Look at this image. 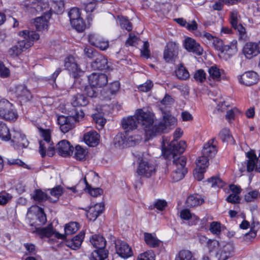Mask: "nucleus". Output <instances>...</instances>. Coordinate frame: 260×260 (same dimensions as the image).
Listing matches in <instances>:
<instances>
[{
	"mask_svg": "<svg viewBox=\"0 0 260 260\" xmlns=\"http://www.w3.org/2000/svg\"><path fill=\"white\" fill-rule=\"evenodd\" d=\"M186 145L184 141L178 142L173 140L166 149H162V154L166 159L173 158V164L176 169L172 173V177L174 181H178L184 178L187 172L185 168L186 158L181 156L177 157V154L182 153L186 148Z\"/></svg>",
	"mask_w": 260,
	"mask_h": 260,
	"instance_id": "obj_1",
	"label": "nucleus"
},
{
	"mask_svg": "<svg viewBox=\"0 0 260 260\" xmlns=\"http://www.w3.org/2000/svg\"><path fill=\"white\" fill-rule=\"evenodd\" d=\"M136 115L139 123L142 124L148 139L160 135V133L163 129L164 126L162 123L154 121L153 114L140 109L136 110Z\"/></svg>",
	"mask_w": 260,
	"mask_h": 260,
	"instance_id": "obj_2",
	"label": "nucleus"
},
{
	"mask_svg": "<svg viewBox=\"0 0 260 260\" xmlns=\"http://www.w3.org/2000/svg\"><path fill=\"white\" fill-rule=\"evenodd\" d=\"M40 131L42 132L43 140L39 141V151L42 157L46 155L47 151V155L49 156H52L55 153V147L53 146V142L51 141L50 132L48 129H40Z\"/></svg>",
	"mask_w": 260,
	"mask_h": 260,
	"instance_id": "obj_3",
	"label": "nucleus"
},
{
	"mask_svg": "<svg viewBox=\"0 0 260 260\" xmlns=\"http://www.w3.org/2000/svg\"><path fill=\"white\" fill-rule=\"evenodd\" d=\"M19 35L24 40L18 42L16 45L21 52L25 51L33 44V42L39 39L40 35L34 31L24 30L19 32Z\"/></svg>",
	"mask_w": 260,
	"mask_h": 260,
	"instance_id": "obj_4",
	"label": "nucleus"
},
{
	"mask_svg": "<svg viewBox=\"0 0 260 260\" xmlns=\"http://www.w3.org/2000/svg\"><path fill=\"white\" fill-rule=\"evenodd\" d=\"M17 114L13 105L9 101L3 99L0 100V117L6 120L14 121L17 118Z\"/></svg>",
	"mask_w": 260,
	"mask_h": 260,
	"instance_id": "obj_5",
	"label": "nucleus"
},
{
	"mask_svg": "<svg viewBox=\"0 0 260 260\" xmlns=\"http://www.w3.org/2000/svg\"><path fill=\"white\" fill-rule=\"evenodd\" d=\"M10 140L14 148L17 150L27 148L29 145V142L25 135L16 129L12 131Z\"/></svg>",
	"mask_w": 260,
	"mask_h": 260,
	"instance_id": "obj_6",
	"label": "nucleus"
},
{
	"mask_svg": "<svg viewBox=\"0 0 260 260\" xmlns=\"http://www.w3.org/2000/svg\"><path fill=\"white\" fill-rule=\"evenodd\" d=\"M155 166L147 161L141 160L137 170V173L141 177L150 178L155 175Z\"/></svg>",
	"mask_w": 260,
	"mask_h": 260,
	"instance_id": "obj_7",
	"label": "nucleus"
},
{
	"mask_svg": "<svg viewBox=\"0 0 260 260\" xmlns=\"http://www.w3.org/2000/svg\"><path fill=\"white\" fill-rule=\"evenodd\" d=\"M178 54V45L173 42L167 44L164 51V58L167 62L175 61Z\"/></svg>",
	"mask_w": 260,
	"mask_h": 260,
	"instance_id": "obj_8",
	"label": "nucleus"
},
{
	"mask_svg": "<svg viewBox=\"0 0 260 260\" xmlns=\"http://www.w3.org/2000/svg\"><path fill=\"white\" fill-rule=\"evenodd\" d=\"M16 96L21 103H25L32 99V94L25 85H18L15 87Z\"/></svg>",
	"mask_w": 260,
	"mask_h": 260,
	"instance_id": "obj_9",
	"label": "nucleus"
},
{
	"mask_svg": "<svg viewBox=\"0 0 260 260\" xmlns=\"http://www.w3.org/2000/svg\"><path fill=\"white\" fill-rule=\"evenodd\" d=\"M88 80L91 86L102 87L107 85L108 77L104 74L93 73L88 76Z\"/></svg>",
	"mask_w": 260,
	"mask_h": 260,
	"instance_id": "obj_10",
	"label": "nucleus"
},
{
	"mask_svg": "<svg viewBox=\"0 0 260 260\" xmlns=\"http://www.w3.org/2000/svg\"><path fill=\"white\" fill-rule=\"evenodd\" d=\"M64 66L74 78H77L79 73L81 72L79 66L75 58L72 55H70L64 59Z\"/></svg>",
	"mask_w": 260,
	"mask_h": 260,
	"instance_id": "obj_11",
	"label": "nucleus"
},
{
	"mask_svg": "<svg viewBox=\"0 0 260 260\" xmlns=\"http://www.w3.org/2000/svg\"><path fill=\"white\" fill-rule=\"evenodd\" d=\"M58 123L60 125V129L63 133H68L75 126V119L72 117L59 116L57 119Z\"/></svg>",
	"mask_w": 260,
	"mask_h": 260,
	"instance_id": "obj_12",
	"label": "nucleus"
},
{
	"mask_svg": "<svg viewBox=\"0 0 260 260\" xmlns=\"http://www.w3.org/2000/svg\"><path fill=\"white\" fill-rule=\"evenodd\" d=\"M116 253L121 257L127 258L133 255L132 248L124 241H118L115 243Z\"/></svg>",
	"mask_w": 260,
	"mask_h": 260,
	"instance_id": "obj_13",
	"label": "nucleus"
},
{
	"mask_svg": "<svg viewBox=\"0 0 260 260\" xmlns=\"http://www.w3.org/2000/svg\"><path fill=\"white\" fill-rule=\"evenodd\" d=\"M239 82L246 86L256 84L258 80V75L253 71L246 72L238 77Z\"/></svg>",
	"mask_w": 260,
	"mask_h": 260,
	"instance_id": "obj_14",
	"label": "nucleus"
},
{
	"mask_svg": "<svg viewBox=\"0 0 260 260\" xmlns=\"http://www.w3.org/2000/svg\"><path fill=\"white\" fill-rule=\"evenodd\" d=\"M163 119L157 123H162L164 126L163 129L160 133V135L162 133H165L168 129H171L177 124V119L172 116L169 113L162 111Z\"/></svg>",
	"mask_w": 260,
	"mask_h": 260,
	"instance_id": "obj_15",
	"label": "nucleus"
},
{
	"mask_svg": "<svg viewBox=\"0 0 260 260\" xmlns=\"http://www.w3.org/2000/svg\"><path fill=\"white\" fill-rule=\"evenodd\" d=\"M184 48L189 52H191L197 55L203 54V49L194 39L187 38L184 41Z\"/></svg>",
	"mask_w": 260,
	"mask_h": 260,
	"instance_id": "obj_16",
	"label": "nucleus"
},
{
	"mask_svg": "<svg viewBox=\"0 0 260 260\" xmlns=\"http://www.w3.org/2000/svg\"><path fill=\"white\" fill-rule=\"evenodd\" d=\"M73 147L71 146L69 142L67 140H63L58 143L55 151L56 150L59 155L67 157L73 153Z\"/></svg>",
	"mask_w": 260,
	"mask_h": 260,
	"instance_id": "obj_17",
	"label": "nucleus"
},
{
	"mask_svg": "<svg viewBox=\"0 0 260 260\" xmlns=\"http://www.w3.org/2000/svg\"><path fill=\"white\" fill-rule=\"evenodd\" d=\"M36 232L42 238L43 237H50L54 235V237L59 239H64L66 236L62 234H60L58 232H54L52 226L50 224L45 228H37Z\"/></svg>",
	"mask_w": 260,
	"mask_h": 260,
	"instance_id": "obj_18",
	"label": "nucleus"
},
{
	"mask_svg": "<svg viewBox=\"0 0 260 260\" xmlns=\"http://www.w3.org/2000/svg\"><path fill=\"white\" fill-rule=\"evenodd\" d=\"M138 124L139 121L136 114L134 116L123 118L121 120V125L125 133L136 129Z\"/></svg>",
	"mask_w": 260,
	"mask_h": 260,
	"instance_id": "obj_19",
	"label": "nucleus"
},
{
	"mask_svg": "<svg viewBox=\"0 0 260 260\" xmlns=\"http://www.w3.org/2000/svg\"><path fill=\"white\" fill-rule=\"evenodd\" d=\"M215 142V139H212L205 144L202 150V154L210 159L214 157L217 151L216 144L214 143Z\"/></svg>",
	"mask_w": 260,
	"mask_h": 260,
	"instance_id": "obj_20",
	"label": "nucleus"
},
{
	"mask_svg": "<svg viewBox=\"0 0 260 260\" xmlns=\"http://www.w3.org/2000/svg\"><path fill=\"white\" fill-rule=\"evenodd\" d=\"M84 233L80 232L77 235L74 237L72 239L67 240L66 241V245L74 250L79 249L84 238Z\"/></svg>",
	"mask_w": 260,
	"mask_h": 260,
	"instance_id": "obj_21",
	"label": "nucleus"
},
{
	"mask_svg": "<svg viewBox=\"0 0 260 260\" xmlns=\"http://www.w3.org/2000/svg\"><path fill=\"white\" fill-rule=\"evenodd\" d=\"M91 67L94 70H103L109 68L107 59L103 55L99 54L91 63Z\"/></svg>",
	"mask_w": 260,
	"mask_h": 260,
	"instance_id": "obj_22",
	"label": "nucleus"
},
{
	"mask_svg": "<svg viewBox=\"0 0 260 260\" xmlns=\"http://www.w3.org/2000/svg\"><path fill=\"white\" fill-rule=\"evenodd\" d=\"M100 135L95 131H90L85 133L84 135V140L85 143L91 147H93L98 144Z\"/></svg>",
	"mask_w": 260,
	"mask_h": 260,
	"instance_id": "obj_23",
	"label": "nucleus"
},
{
	"mask_svg": "<svg viewBox=\"0 0 260 260\" xmlns=\"http://www.w3.org/2000/svg\"><path fill=\"white\" fill-rule=\"evenodd\" d=\"M246 156L248 158L247 164V170L250 172L254 170H257V164L258 163V158L255 155L253 151L248 152Z\"/></svg>",
	"mask_w": 260,
	"mask_h": 260,
	"instance_id": "obj_24",
	"label": "nucleus"
},
{
	"mask_svg": "<svg viewBox=\"0 0 260 260\" xmlns=\"http://www.w3.org/2000/svg\"><path fill=\"white\" fill-rule=\"evenodd\" d=\"M204 203V199L202 198L198 194H192L189 195L185 201L186 206L189 208H193L196 206H200Z\"/></svg>",
	"mask_w": 260,
	"mask_h": 260,
	"instance_id": "obj_25",
	"label": "nucleus"
},
{
	"mask_svg": "<svg viewBox=\"0 0 260 260\" xmlns=\"http://www.w3.org/2000/svg\"><path fill=\"white\" fill-rule=\"evenodd\" d=\"M257 44L255 43H247L244 47L243 53L246 58L250 59L253 56H256L258 50L257 48Z\"/></svg>",
	"mask_w": 260,
	"mask_h": 260,
	"instance_id": "obj_26",
	"label": "nucleus"
},
{
	"mask_svg": "<svg viewBox=\"0 0 260 260\" xmlns=\"http://www.w3.org/2000/svg\"><path fill=\"white\" fill-rule=\"evenodd\" d=\"M237 44V41L233 40L229 44L224 45L221 53H224L228 58H230L237 53L238 51Z\"/></svg>",
	"mask_w": 260,
	"mask_h": 260,
	"instance_id": "obj_27",
	"label": "nucleus"
},
{
	"mask_svg": "<svg viewBox=\"0 0 260 260\" xmlns=\"http://www.w3.org/2000/svg\"><path fill=\"white\" fill-rule=\"evenodd\" d=\"M234 247L232 244L227 243L222 248L218 260H226L234 254Z\"/></svg>",
	"mask_w": 260,
	"mask_h": 260,
	"instance_id": "obj_28",
	"label": "nucleus"
},
{
	"mask_svg": "<svg viewBox=\"0 0 260 260\" xmlns=\"http://www.w3.org/2000/svg\"><path fill=\"white\" fill-rule=\"evenodd\" d=\"M90 241L93 247L96 249H105L106 245L105 239L100 235H93L90 239Z\"/></svg>",
	"mask_w": 260,
	"mask_h": 260,
	"instance_id": "obj_29",
	"label": "nucleus"
},
{
	"mask_svg": "<svg viewBox=\"0 0 260 260\" xmlns=\"http://www.w3.org/2000/svg\"><path fill=\"white\" fill-rule=\"evenodd\" d=\"M88 99L83 94L77 93L72 99L71 104L74 107L85 106L88 104Z\"/></svg>",
	"mask_w": 260,
	"mask_h": 260,
	"instance_id": "obj_30",
	"label": "nucleus"
},
{
	"mask_svg": "<svg viewBox=\"0 0 260 260\" xmlns=\"http://www.w3.org/2000/svg\"><path fill=\"white\" fill-rule=\"evenodd\" d=\"M108 251L105 249H96L91 254L90 260H105L107 258Z\"/></svg>",
	"mask_w": 260,
	"mask_h": 260,
	"instance_id": "obj_31",
	"label": "nucleus"
},
{
	"mask_svg": "<svg viewBox=\"0 0 260 260\" xmlns=\"http://www.w3.org/2000/svg\"><path fill=\"white\" fill-rule=\"evenodd\" d=\"M144 235V241L149 247H156L159 245L160 241L155 235L148 233H145Z\"/></svg>",
	"mask_w": 260,
	"mask_h": 260,
	"instance_id": "obj_32",
	"label": "nucleus"
},
{
	"mask_svg": "<svg viewBox=\"0 0 260 260\" xmlns=\"http://www.w3.org/2000/svg\"><path fill=\"white\" fill-rule=\"evenodd\" d=\"M209 74V79H212L215 81H220L221 80V71L216 66H212L208 69Z\"/></svg>",
	"mask_w": 260,
	"mask_h": 260,
	"instance_id": "obj_33",
	"label": "nucleus"
},
{
	"mask_svg": "<svg viewBox=\"0 0 260 260\" xmlns=\"http://www.w3.org/2000/svg\"><path fill=\"white\" fill-rule=\"evenodd\" d=\"M34 25L37 30L41 31L47 29L48 21L44 17H39L35 19Z\"/></svg>",
	"mask_w": 260,
	"mask_h": 260,
	"instance_id": "obj_34",
	"label": "nucleus"
},
{
	"mask_svg": "<svg viewBox=\"0 0 260 260\" xmlns=\"http://www.w3.org/2000/svg\"><path fill=\"white\" fill-rule=\"evenodd\" d=\"M233 28L237 31L238 40L240 42H245L248 40L249 37L246 29L241 24L239 23V25Z\"/></svg>",
	"mask_w": 260,
	"mask_h": 260,
	"instance_id": "obj_35",
	"label": "nucleus"
},
{
	"mask_svg": "<svg viewBox=\"0 0 260 260\" xmlns=\"http://www.w3.org/2000/svg\"><path fill=\"white\" fill-rule=\"evenodd\" d=\"M12 133L7 125L3 122L0 121V139L5 141H8L11 139Z\"/></svg>",
	"mask_w": 260,
	"mask_h": 260,
	"instance_id": "obj_36",
	"label": "nucleus"
},
{
	"mask_svg": "<svg viewBox=\"0 0 260 260\" xmlns=\"http://www.w3.org/2000/svg\"><path fill=\"white\" fill-rule=\"evenodd\" d=\"M141 135H134L126 137V147H133L138 144L142 140Z\"/></svg>",
	"mask_w": 260,
	"mask_h": 260,
	"instance_id": "obj_37",
	"label": "nucleus"
},
{
	"mask_svg": "<svg viewBox=\"0 0 260 260\" xmlns=\"http://www.w3.org/2000/svg\"><path fill=\"white\" fill-rule=\"evenodd\" d=\"M117 22L119 24L120 27L122 29H125L128 31L132 30V24L126 18L123 16H118L117 19Z\"/></svg>",
	"mask_w": 260,
	"mask_h": 260,
	"instance_id": "obj_38",
	"label": "nucleus"
},
{
	"mask_svg": "<svg viewBox=\"0 0 260 260\" xmlns=\"http://www.w3.org/2000/svg\"><path fill=\"white\" fill-rule=\"evenodd\" d=\"M51 9L56 13H61L64 9V3L62 0H50Z\"/></svg>",
	"mask_w": 260,
	"mask_h": 260,
	"instance_id": "obj_39",
	"label": "nucleus"
},
{
	"mask_svg": "<svg viewBox=\"0 0 260 260\" xmlns=\"http://www.w3.org/2000/svg\"><path fill=\"white\" fill-rule=\"evenodd\" d=\"M87 153V152L85 149L79 145H77L75 147L74 157L79 160H85Z\"/></svg>",
	"mask_w": 260,
	"mask_h": 260,
	"instance_id": "obj_40",
	"label": "nucleus"
},
{
	"mask_svg": "<svg viewBox=\"0 0 260 260\" xmlns=\"http://www.w3.org/2000/svg\"><path fill=\"white\" fill-rule=\"evenodd\" d=\"M175 73L177 78L181 80H186L189 76L188 71L182 64L180 65L176 70Z\"/></svg>",
	"mask_w": 260,
	"mask_h": 260,
	"instance_id": "obj_41",
	"label": "nucleus"
},
{
	"mask_svg": "<svg viewBox=\"0 0 260 260\" xmlns=\"http://www.w3.org/2000/svg\"><path fill=\"white\" fill-rule=\"evenodd\" d=\"M79 228V223L76 222H70L66 224L64 232L66 235H72L76 233Z\"/></svg>",
	"mask_w": 260,
	"mask_h": 260,
	"instance_id": "obj_42",
	"label": "nucleus"
},
{
	"mask_svg": "<svg viewBox=\"0 0 260 260\" xmlns=\"http://www.w3.org/2000/svg\"><path fill=\"white\" fill-rule=\"evenodd\" d=\"M96 4L92 0H81V6L86 12H92L95 8Z\"/></svg>",
	"mask_w": 260,
	"mask_h": 260,
	"instance_id": "obj_43",
	"label": "nucleus"
},
{
	"mask_svg": "<svg viewBox=\"0 0 260 260\" xmlns=\"http://www.w3.org/2000/svg\"><path fill=\"white\" fill-rule=\"evenodd\" d=\"M210 158L204 156V155H202L200 157H199L196 160L197 167L201 169H205L208 167L209 165V160Z\"/></svg>",
	"mask_w": 260,
	"mask_h": 260,
	"instance_id": "obj_44",
	"label": "nucleus"
},
{
	"mask_svg": "<svg viewBox=\"0 0 260 260\" xmlns=\"http://www.w3.org/2000/svg\"><path fill=\"white\" fill-rule=\"evenodd\" d=\"M219 137L223 142H228L233 140V137L230 133V130L227 128H223L220 132Z\"/></svg>",
	"mask_w": 260,
	"mask_h": 260,
	"instance_id": "obj_45",
	"label": "nucleus"
},
{
	"mask_svg": "<svg viewBox=\"0 0 260 260\" xmlns=\"http://www.w3.org/2000/svg\"><path fill=\"white\" fill-rule=\"evenodd\" d=\"M193 78L196 81L203 83L206 79V73L202 69H199L195 71Z\"/></svg>",
	"mask_w": 260,
	"mask_h": 260,
	"instance_id": "obj_46",
	"label": "nucleus"
},
{
	"mask_svg": "<svg viewBox=\"0 0 260 260\" xmlns=\"http://www.w3.org/2000/svg\"><path fill=\"white\" fill-rule=\"evenodd\" d=\"M71 24L74 28L79 32L83 31L85 28V24L81 17L73 21Z\"/></svg>",
	"mask_w": 260,
	"mask_h": 260,
	"instance_id": "obj_47",
	"label": "nucleus"
},
{
	"mask_svg": "<svg viewBox=\"0 0 260 260\" xmlns=\"http://www.w3.org/2000/svg\"><path fill=\"white\" fill-rule=\"evenodd\" d=\"M84 181L86 184V189H87L88 192L93 197H97L101 195L103 193V190L100 188H91L90 185L88 183L86 178H84Z\"/></svg>",
	"mask_w": 260,
	"mask_h": 260,
	"instance_id": "obj_48",
	"label": "nucleus"
},
{
	"mask_svg": "<svg viewBox=\"0 0 260 260\" xmlns=\"http://www.w3.org/2000/svg\"><path fill=\"white\" fill-rule=\"evenodd\" d=\"M260 198V194L257 190L249 191L245 195V200L247 202H253Z\"/></svg>",
	"mask_w": 260,
	"mask_h": 260,
	"instance_id": "obj_49",
	"label": "nucleus"
},
{
	"mask_svg": "<svg viewBox=\"0 0 260 260\" xmlns=\"http://www.w3.org/2000/svg\"><path fill=\"white\" fill-rule=\"evenodd\" d=\"M208 181L212 187L221 188L224 186V184L223 181L218 177H211L208 179Z\"/></svg>",
	"mask_w": 260,
	"mask_h": 260,
	"instance_id": "obj_50",
	"label": "nucleus"
},
{
	"mask_svg": "<svg viewBox=\"0 0 260 260\" xmlns=\"http://www.w3.org/2000/svg\"><path fill=\"white\" fill-rule=\"evenodd\" d=\"M180 217L184 220H189L191 218L196 220H199V218L194 214H191L190 211L187 209H183L180 212Z\"/></svg>",
	"mask_w": 260,
	"mask_h": 260,
	"instance_id": "obj_51",
	"label": "nucleus"
},
{
	"mask_svg": "<svg viewBox=\"0 0 260 260\" xmlns=\"http://www.w3.org/2000/svg\"><path fill=\"white\" fill-rule=\"evenodd\" d=\"M210 231L214 235H219L221 233V225L219 222L213 221L210 223Z\"/></svg>",
	"mask_w": 260,
	"mask_h": 260,
	"instance_id": "obj_52",
	"label": "nucleus"
},
{
	"mask_svg": "<svg viewBox=\"0 0 260 260\" xmlns=\"http://www.w3.org/2000/svg\"><path fill=\"white\" fill-rule=\"evenodd\" d=\"M68 15L70 17L71 23L73 22V21L77 20L81 17L80 11L78 8H73L71 9L68 13Z\"/></svg>",
	"mask_w": 260,
	"mask_h": 260,
	"instance_id": "obj_53",
	"label": "nucleus"
},
{
	"mask_svg": "<svg viewBox=\"0 0 260 260\" xmlns=\"http://www.w3.org/2000/svg\"><path fill=\"white\" fill-rule=\"evenodd\" d=\"M33 198L34 200L38 202H42L47 199V195L41 190H36Z\"/></svg>",
	"mask_w": 260,
	"mask_h": 260,
	"instance_id": "obj_54",
	"label": "nucleus"
},
{
	"mask_svg": "<svg viewBox=\"0 0 260 260\" xmlns=\"http://www.w3.org/2000/svg\"><path fill=\"white\" fill-rule=\"evenodd\" d=\"M138 260H155L154 254L152 251H148L140 254Z\"/></svg>",
	"mask_w": 260,
	"mask_h": 260,
	"instance_id": "obj_55",
	"label": "nucleus"
},
{
	"mask_svg": "<svg viewBox=\"0 0 260 260\" xmlns=\"http://www.w3.org/2000/svg\"><path fill=\"white\" fill-rule=\"evenodd\" d=\"M126 137L123 134H119L116 135L114 139L115 143L118 146H126Z\"/></svg>",
	"mask_w": 260,
	"mask_h": 260,
	"instance_id": "obj_56",
	"label": "nucleus"
},
{
	"mask_svg": "<svg viewBox=\"0 0 260 260\" xmlns=\"http://www.w3.org/2000/svg\"><path fill=\"white\" fill-rule=\"evenodd\" d=\"M12 198V196L6 191L0 192V205H6L11 200Z\"/></svg>",
	"mask_w": 260,
	"mask_h": 260,
	"instance_id": "obj_57",
	"label": "nucleus"
},
{
	"mask_svg": "<svg viewBox=\"0 0 260 260\" xmlns=\"http://www.w3.org/2000/svg\"><path fill=\"white\" fill-rule=\"evenodd\" d=\"M8 164L10 165H17L18 166H21L24 168H26L27 169H30V168L28 167L27 165L23 162L21 160L19 159H11L8 160Z\"/></svg>",
	"mask_w": 260,
	"mask_h": 260,
	"instance_id": "obj_58",
	"label": "nucleus"
},
{
	"mask_svg": "<svg viewBox=\"0 0 260 260\" xmlns=\"http://www.w3.org/2000/svg\"><path fill=\"white\" fill-rule=\"evenodd\" d=\"M212 44L216 50L220 51L221 52L224 46L222 40L217 37L213 39V41L212 42Z\"/></svg>",
	"mask_w": 260,
	"mask_h": 260,
	"instance_id": "obj_59",
	"label": "nucleus"
},
{
	"mask_svg": "<svg viewBox=\"0 0 260 260\" xmlns=\"http://www.w3.org/2000/svg\"><path fill=\"white\" fill-rule=\"evenodd\" d=\"M74 112V113H72L69 116L72 117L75 119V122L79 121L84 116V113L81 109L78 110L77 109H75Z\"/></svg>",
	"mask_w": 260,
	"mask_h": 260,
	"instance_id": "obj_60",
	"label": "nucleus"
},
{
	"mask_svg": "<svg viewBox=\"0 0 260 260\" xmlns=\"http://www.w3.org/2000/svg\"><path fill=\"white\" fill-rule=\"evenodd\" d=\"M239 15L237 11H233L230 14V23L233 27L239 25L238 23Z\"/></svg>",
	"mask_w": 260,
	"mask_h": 260,
	"instance_id": "obj_61",
	"label": "nucleus"
},
{
	"mask_svg": "<svg viewBox=\"0 0 260 260\" xmlns=\"http://www.w3.org/2000/svg\"><path fill=\"white\" fill-rule=\"evenodd\" d=\"M21 52L20 49H19L16 45L12 46L8 51L9 55L13 58L18 56Z\"/></svg>",
	"mask_w": 260,
	"mask_h": 260,
	"instance_id": "obj_62",
	"label": "nucleus"
},
{
	"mask_svg": "<svg viewBox=\"0 0 260 260\" xmlns=\"http://www.w3.org/2000/svg\"><path fill=\"white\" fill-rule=\"evenodd\" d=\"M10 74V70L5 67L3 62L0 61V76L3 78H7Z\"/></svg>",
	"mask_w": 260,
	"mask_h": 260,
	"instance_id": "obj_63",
	"label": "nucleus"
},
{
	"mask_svg": "<svg viewBox=\"0 0 260 260\" xmlns=\"http://www.w3.org/2000/svg\"><path fill=\"white\" fill-rule=\"evenodd\" d=\"M180 257L184 260H193L192 254L190 251L188 250H182L179 253Z\"/></svg>",
	"mask_w": 260,
	"mask_h": 260,
	"instance_id": "obj_64",
	"label": "nucleus"
}]
</instances>
